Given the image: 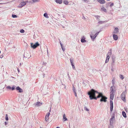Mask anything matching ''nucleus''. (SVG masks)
<instances>
[{
  "label": "nucleus",
  "instance_id": "1",
  "mask_svg": "<svg viewBox=\"0 0 128 128\" xmlns=\"http://www.w3.org/2000/svg\"><path fill=\"white\" fill-rule=\"evenodd\" d=\"M88 94L89 95V98L91 100L93 99L96 100L97 98L101 97V98L100 100V101L106 102V100H104L102 99V96H103L102 94V93L99 92L93 89H91L90 91L88 93Z\"/></svg>",
  "mask_w": 128,
  "mask_h": 128
},
{
  "label": "nucleus",
  "instance_id": "2",
  "mask_svg": "<svg viewBox=\"0 0 128 128\" xmlns=\"http://www.w3.org/2000/svg\"><path fill=\"white\" fill-rule=\"evenodd\" d=\"M126 90L123 92L121 95V98L125 102L126 101Z\"/></svg>",
  "mask_w": 128,
  "mask_h": 128
},
{
  "label": "nucleus",
  "instance_id": "3",
  "mask_svg": "<svg viewBox=\"0 0 128 128\" xmlns=\"http://www.w3.org/2000/svg\"><path fill=\"white\" fill-rule=\"evenodd\" d=\"M30 44L31 47L34 49L35 48L37 47L40 46V44L38 42L34 44L32 43H31Z\"/></svg>",
  "mask_w": 128,
  "mask_h": 128
},
{
  "label": "nucleus",
  "instance_id": "4",
  "mask_svg": "<svg viewBox=\"0 0 128 128\" xmlns=\"http://www.w3.org/2000/svg\"><path fill=\"white\" fill-rule=\"evenodd\" d=\"M115 87L114 86H112L110 88V94H114V92H115Z\"/></svg>",
  "mask_w": 128,
  "mask_h": 128
},
{
  "label": "nucleus",
  "instance_id": "5",
  "mask_svg": "<svg viewBox=\"0 0 128 128\" xmlns=\"http://www.w3.org/2000/svg\"><path fill=\"white\" fill-rule=\"evenodd\" d=\"M112 61L111 63V67L114 68V63L116 62V60L115 59V58L114 57V58L112 57Z\"/></svg>",
  "mask_w": 128,
  "mask_h": 128
},
{
  "label": "nucleus",
  "instance_id": "6",
  "mask_svg": "<svg viewBox=\"0 0 128 128\" xmlns=\"http://www.w3.org/2000/svg\"><path fill=\"white\" fill-rule=\"evenodd\" d=\"M26 4V2H22L20 4L19 6H18V7L20 8H21L23 6L25 5Z\"/></svg>",
  "mask_w": 128,
  "mask_h": 128
},
{
  "label": "nucleus",
  "instance_id": "7",
  "mask_svg": "<svg viewBox=\"0 0 128 128\" xmlns=\"http://www.w3.org/2000/svg\"><path fill=\"white\" fill-rule=\"evenodd\" d=\"M110 111L111 112H112V110L113 108V103L112 101V100H110Z\"/></svg>",
  "mask_w": 128,
  "mask_h": 128
},
{
  "label": "nucleus",
  "instance_id": "8",
  "mask_svg": "<svg viewBox=\"0 0 128 128\" xmlns=\"http://www.w3.org/2000/svg\"><path fill=\"white\" fill-rule=\"evenodd\" d=\"M50 114V112L48 113L46 116L45 119V120L46 122H48V120L49 119V116Z\"/></svg>",
  "mask_w": 128,
  "mask_h": 128
},
{
  "label": "nucleus",
  "instance_id": "9",
  "mask_svg": "<svg viewBox=\"0 0 128 128\" xmlns=\"http://www.w3.org/2000/svg\"><path fill=\"white\" fill-rule=\"evenodd\" d=\"M42 103H40V102H36V103L34 104V106H39L41 105H42Z\"/></svg>",
  "mask_w": 128,
  "mask_h": 128
},
{
  "label": "nucleus",
  "instance_id": "10",
  "mask_svg": "<svg viewBox=\"0 0 128 128\" xmlns=\"http://www.w3.org/2000/svg\"><path fill=\"white\" fill-rule=\"evenodd\" d=\"M30 54L29 53L28 54V53L26 52L24 53V57L26 58H30L29 56Z\"/></svg>",
  "mask_w": 128,
  "mask_h": 128
},
{
  "label": "nucleus",
  "instance_id": "11",
  "mask_svg": "<svg viewBox=\"0 0 128 128\" xmlns=\"http://www.w3.org/2000/svg\"><path fill=\"white\" fill-rule=\"evenodd\" d=\"M119 29L118 28H115L114 30L113 33L115 34H118V32Z\"/></svg>",
  "mask_w": 128,
  "mask_h": 128
},
{
  "label": "nucleus",
  "instance_id": "12",
  "mask_svg": "<svg viewBox=\"0 0 128 128\" xmlns=\"http://www.w3.org/2000/svg\"><path fill=\"white\" fill-rule=\"evenodd\" d=\"M90 37L93 41H94V39L96 37V36L94 35L93 34L91 33L90 35Z\"/></svg>",
  "mask_w": 128,
  "mask_h": 128
},
{
  "label": "nucleus",
  "instance_id": "13",
  "mask_svg": "<svg viewBox=\"0 0 128 128\" xmlns=\"http://www.w3.org/2000/svg\"><path fill=\"white\" fill-rule=\"evenodd\" d=\"M16 89L18 91V92H23V90L22 89L20 88L19 86L17 87Z\"/></svg>",
  "mask_w": 128,
  "mask_h": 128
},
{
  "label": "nucleus",
  "instance_id": "14",
  "mask_svg": "<svg viewBox=\"0 0 128 128\" xmlns=\"http://www.w3.org/2000/svg\"><path fill=\"white\" fill-rule=\"evenodd\" d=\"M97 0L101 4H104L105 3V1L104 0Z\"/></svg>",
  "mask_w": 128,
  "mask_h": 128
},
{
  "label": "nucleus",
  "instance_id": "15",
  "mask_svg": "<svg viewBox=\"0 0 128 128\" xmlns=\"http://www.w3.org/2000/svg\"><path fill=\"white\" fill-rule=\"evenodd\" d=\"M85 38L83 36L82 38H81V41L82 42L84 43L86 42V40H85Z\"/></svg>",
  "mask_w": 128,
  "mask_h": 128
},
{
  "label": "nucleus",
  "instance_id": "16",
  "mask_svg": "<svg viewBox=\"0 0 128 128\" xmlns=\"http://www.w3.org/2000/svg\"><path fill=\"white\" fill-rule=\"evenodd\" d=\"M113 37L114 40H117L118 39V36L116 34H114L113 35Z\"/></svg>",
  "mask_w": 128,
  "mask_h": 128
},
{
  "label": "nucleus",
  "instance_id": "17",
  "mask_svg": "<svg viewBox=\"0 0 128 128\" xmlns=\"http://www.w3.org/2000/svg\"><path fill=\"white\" fill-rule=\"evenodd\" d=\"M114 120V116H112V118L110 119V123H112L113 122V121Z\"/></svg>",
  "mask_w": 128,
  "mask_h": 128
},
{
  "label": "nucleus",
  "instance_id": "18",
  "mask_svg": "<svg viewBox=\"0 0 128 128\" xmlns=\"http://www.w3.org/2000/svg\"><path fill=\"white\" fill-rule=\"evenodd\" d=\"M114 94H110V98L112 100H113L114 99Z\"/></svg>",
  "mask_w": 128,
  "mask_h": 128
},
{
  "label": "nucleus",
  "instance_id": "19",
  "mask_svg": "<svg viewBox=\"0 0 128 128\" xmlns=\"http://www.w3.org/2000/svg\"><path fill=\"white\" fill-rule=\"evenodd\" d=\"M112 54V49H110V50L109 52H108L107 56H110V55Z\"/></svg>",
  "mask_w": 128,
  "mask_h": 128
},
{
  "label": "nucleus",
  "instance_id": "20",
  "mask_svg": "<svg viewBox=\"0 0 128 128\" xmlns=\"http://www.w3.org/2000/svg\"><path fill=\"white\" fill-rule=\"evenodd\" d=\"M60 40V44L61 45V48H62V49L63 52L65 50V49L64 48H63V46H62V44L61 43V42L60 41V40Z\"/></svg>",
  "mask_w": 128,
  "mask_h": 128
},
{
  "label": "nucleus",
  "instance_id": "21",
  "mask_svg": "<svg viewBox=\"0 0 128 128\" xmlns=\"http://www.w3.org/2000/svg\"><path fill=\"white\" fill-rule=\"evenodd\" d=\"M122 114L124 117V118H126V113L122 111Z\"/></svg>",
  "mask_w": 128,
  "mask_h": 128
},
{
  "label": "nucleus",
  "instance_id": "22",
  "mask_svg": "<svg viewBox=\"0 0 128 128\" xmlns=\"http://www.w3.org/2000/svg\"><path fill=\"white\" fill-rule=\"evenodd\" d=\"M63 119L64 121H65L68 120L66 118V115L65 114H63Z\"/></svg>",
  "mask_w": 128,
  "mask_h": 128
},
{
  "label": "nucleus",
  "instance_id": "23",
  "mask_svg": "<svg viewBox=\"0 0 128 128\" xmlns=\"http://www.w3.org/2000/svg\"><path fill=\"white\" fill-rule=\"evenodd\" d=\"M105 22V21H100L99 20L98 24V25L104 23Z\"/></svg>",
  "mask_w": 128,
  "mask_h": 128
},
{
  "label": "nucleus",
  "instance_id": "24",
  "mask_svg": "<svg viewBox=\"0 0 128 128\" xmlns=\"http://www.w3.org/2000/svg\"><path fill=\"white\" fill-rule=\"evenodd\" d=\"M55 1L57 3L61 4L62 2V0H55Z\"/></svg>",
  "mask_w": 128,
  "mask_h": 128
},
{
  "label": "nucleus",
  "instance_id": "25",
  "mask_svg": "<svg viewBox=\"0 0 128 128\" xmlns=\"http://www.w3.org/2000/svg\"><path fill=\"white\" fill-rule=\"evenodd\" d=\"M110 58V57L108 56H107L106 58V60L105 61V63H106L108 62L109 61V59Z\"/></svg>",
  "mask_w": 128,
  "mask_h": 128
},
{
  "label": "nucleus",
  "instance_id": "26",
  "mask_svg": "<svg viewBox=\"0 0 128 128\" xmlns=\"http://www.w3.org/2000/svg\"><path fill=\"white\" fill-rule=\"evenodd\" d=\"M94 17H95L98 21L100 20L99 18H100V16H95Z\"/></svg>",
  "mask_w": 128,
  "mask_h": 128
},
{
  "label": "nucleus",
  "instance_id": "27",
  "mask_svg": "<svg viewBox=\"0 0 128 128\" xmlns=\"http://www.w3.org/2000/svg\"><path fill=\"white\" fill-rule=\"evenodd\" d=\"M44 16L46 18H49V17L48 16V14L46 12L44 14Z\"/></svg>",
  "mask_w": 128,
  "mask_h": 128
},
{
  "label": "nucleus",
  "instance_id": "28",
  "mask_svg": "<svg viewBox=\"0 0 128 128\" xmlns=\"http://www.w3.org/2000/svg\"><path fill=\"white\" fill-rule=\"evenodd\" d=\"M71 64L72 66V68L74 70H75V68L73 63H71Z\"/></svg>",
  "mask_w": 128,
  "mask_h": 128
},
{
  "label": "nucleus",
  "instance_id": "29",
  "mask_svg": "<svg viewBox=\"0 0 128 128\" xmlns=\"http://www.w3.org/2000/svg\"><path fill=\"white\" fill-rule=\"evenodd\" d=\"M102 100H106V99H107V98H106L105 96H102Z\"/></svg>",
  "mask_w": 128,
  "mask_h": 128
},
{
  "label": "nucleus",
  "instance_id": "30",
  "mask_svg": "<svg viewBox=\"0 0 128 128\" xmlns=\"http://www.w3.org/2000/svg\"><path fill=\"white\" fill-rule=\"evenodd\" d=\"M64 3L66 5H67L68 4V2L66 0H64Z\"/></svg>",
  "mask_w": 128,
  "mask_h": 128
},
{
  "label": "nucleus",
  "instance_id": "31",
  "mask_svg": "<svg viewBox=\"0 0 128 128\" xmlns=\"http://www.w3.org/2000/svg\"><path fill=\"white\" fill-rule=\"evenodd\" d=\"M120 78L122 80L124 78V77L122 75H120Z\"/></svg>",
  "mask_w": 128,
  "mask_h": 128
},
{
  "label": "nucleus",
  "instance_id": "32",
  "mask_svg": "<svg viewBox=\"0 0 128 128\" xmlns=\"http://www.w3.org/2000/svg\"><path fill=\"white\" fill-rule=\"evenodd\" d=\"M6 116L5 117L6 120H8V115L7 114H6Z\"/></svg>",
  "mask_w": 128,
  "mask_h": 128
},
{
  "label": "nucleus",
  "instance_id": "33",
  "mask_svg": "<svg viewBox=\"0 0 128 128\" xmlns=\"http://www.w3.org/2000/svg\"><path fill=\"white\" fill-rule=\"evenodd\" d=\"M70 62L71 63H73L74 60L73 58H71L70 59Z\"/></svg>",
  "mask_w": 128,
  "mask_h": 128
},
{
  "label": "nucleus",
  "instance_id": "34",
  "mask_svg": "<svg viewBox=\"0 0 128 128\" xmlns=\"http://www.w3.org/2000/svg\"><path fill=\"white\" fill-rule=\"evenodd\" d=\"M16 86H13L11 88V89L12 90H14L15 89Z\"/></svg>",
  "mask_w": 128,
  "mask_h": 128
},
{
  "label": "nucleus",
  "instance_id": "35",
  "mask_svg": "<svg viewBox=\"0 0 128 128\" xmlns=\"http://www.w3.org/2000/svg\"><path fill=\"white\" fill-rule=\"evenodd\" d=\"M20 32L22 33H24V30L23 29H21L20 30Z\"/></svg>",
  "mask_w": 128,
  "mask_h": 128
},
{
  "label": "nucleus",
  "instance_id": "36",
  "mask_svg": "<svg viewBox=\"0 0 128 128\" xmlns=\"http://www.w3.org/2000/svg\"><path fill=\"white\" fill-rule=\"evenodd\" d=\"M84 110L86 111H89L88 109L86 106L84 107Z\"/></svg>",
  "mask_w": 128,
  "mask_h": 128
},
{
  "label": "nucleus",
  "instance_id": "37",
  "mask_svg": "<svg viewBox=\"0 0 128 128\" xmlns=\"http://www.w3.org/2000/svg\"><path fill=\"white\" fill-rule=\"evenodd\" d=\"M73 90L74 92H76V90L75 88L73 86Z\"/></svg>",
  "mask_w": 128,
  "mask_h": 128
},
{
  "label": "nucleus",
  "instance_id": "38",
  "mask_svg": "<svg viewBox=\"0 0 128 128\" xmlns=\"http://www.w3.org/2000/svg\"><path fill=\"white\" fill-rule=\"evenodd\" d=\"M12 16L13 18H16L17 17V16L16 15L13 14H12Z\"/></svg>",
  "mask_w": 128,
  "mask_h": 128
},
{
  "label": "nucleus",
  "instance_id": "39",
  "mask_svg": "<svg viewBox=\"0 0 128 128\" xmlns=\"http://www.w3.org/2000/svg\"><path fill=\"white\" fill-rule=\"evenodd\" d=\"M6 88L7 89H11V88L10 86H8L6 87Z\"/></svg>",
  "mask_w": 128,
  "mask_h": 128
},
{
  "label": "nucleus",
  "instance_id": "40",
  "mask_svg": "<svg viewBox=\"0 0 128 128\" xmlns=\"http://www.w3.org/2000/svg\"><path fill=\"white\" fill-rule=\"evenodd\" d=\"M39 0H32V1L33 2H37Z\"/></svg>",
  "mask_w": 128,
  "mask_h": 128
},
{
  "label": "nucleus",
  "instance_id": "41",
  "mask_svg": "<svg viewBox=\"0 0 128 128\" xmlns=\"http://www.w3.org/2000/svg\"><path fill=\"white\" fill-rule=\"evenodd\" d=\"M98 32L96 33L94 35L95 36H96V37L98 34L99 32Z\"/></svg>",
  "mask_w": 128,
  "mask_h": 128
},
{
  "label": "nucleus",
  "instance_id": "42",
  "mask_svg": "<svg viewBox=\"0 0 128 128\" xmlns=\"http://www.w3.org/2000/svg\"><path fill=\"white\" fill-rule=\"evenodd\" d=\"M27 2H28L29 3H33L34 2H33L32 1H27Z\"/></svg>",
  "mask_w": 128,
  "mask_h": 128
},
{
  "label": "nucleus",
  "instance_id": "43",
  "mask_svg": "<svg viewBox=\"0 0 128 128\" xmlns=\"http://www.w3.org/2000/svg\"><path fill=\"white\" fill-rule=\"evenodd\" d=\"M112 84H113V86H114V79H113L112 80Z\"/></svg>",
  "mask_w": 128,
  "mask_h": 128
},
{
  "label": "nucleus",
  "instance_id": "44",
  "mask_svg": "<svg viewBox=\"0 0 128 128\" xmlns=\"http://www.w3.org/2000/svg\"><path fill=\"white\" fill-rule=\"evenodd\" d=\"M103 10L105 12H106V10L105 8H103Z\"/></svg>",
  "mask_w": 128,
  "mask_h": 128
},
{
  "label": "nucleus",
  "instance_id": "45",
  "mask_svg": "<svg viewBox=\"0 0 128 128\" xmlns=\"http://www.w3.org/2000/svg\"><path fill=\"white\" fill-rule=\"evenodd\" d=\"M74 92V94L75 95V96H77V94H76V92Z\"/></svg>",
  "mask_w": 128,
  "mask_h": 128
},
{
  "label": "nucleus",
  "instance_id": "46",
  "mask_svg": "<svg viewBox=\"0 0 128 128\" xmlns=\"http://www.w3.org/2000/svg\"><path fill=\"white\" fill-rule=\"evenodd\" d=\"M114 4V3H112V4H110V7H112V6H113Z\"/></svg>",
  "mask_w": 128,
  "mask_h": 128
},
{
  "label": "nucleus",
  "instance_id": "47",
  "mask_svg": "<svg viewBox=\"0 0 128 128\" xmlns=\"http://www.w3.org/2000/svg\"><path fill=\"white\" fill-rule=\"evenodd\" d=\"M3 55H1V56H0V58H2L3 57Z\"/></svg>",
  "mask_w": 128,
  "mask_h": 128
},
{
  "label": "nucleus",
  "instance_id": "48",
  "mask_svg": "<svg viewBox=\"0 0 128 128\" xmlns=\"http://www.w3.org/2000/svg\"><path fill=\"white\" fill-rule=\"evenodd\" d=\"M82 18L84 20L86 19L85 18L84 16H82Z\"/></svg>",
  "mask_w": 128,
  "mask_h": 128
},
{
  "label": "nucleus",
  "instance_id": "49",
  "mask_svg": "<svg viewBox=\"0 0 128 128\" xmlns=\"http://www.w3.org/2000/svg\"><path fill=\"white\" fill-rule=\"evenodd\" d=\"M7 124V123L6 122H5V125H6Z\"/></svg>",
  "mask_w": 128,
  "mask_h": 128
},
{
  "label": "nucleus",
  "instance_id": "50",
  "mask_svg": "<svg viewBox=\"0 0 128 128\" xmlns=\"http://www.w3.org/2000/svg\"><path fill=\"white\" fill-rule=\"evenodd\" d=\"M51 108H50V110H49V112H51Z\"/></svg>",
  "mask_w": 128,
  "mask_h": 128
},
{
  "label": "nucleus",
  "instance_id": "51",
  "mask_svg": "<svg viewBox=\"0 0 128 128\" xmlns=\"http://www.w3.org/2000/svg\"><path fill=\"white\" fill-rule=\"evenodd\" d=\"M17 70H18V72H20V71H19V69L18 68V69Z\"/></svg>",
  "mask_w": 128,
  "mask_h": 128
},
{
  "label": "nucleus",
  "instance_id": "52",
  "mask_svg": "<svg viewBox=\"0 0 128 128\" xmlns=\"http://www.w3.org/2000/svg\"><path fill=\"white\" fill-rule=\"evenodd\" d=\"M62 26V28H65V27H64V26Z\"/></svg>",
  "mask_w": 128,
  "mask_h": 128
},
{
  "label": "nucleus",
  "instance_id": "53",
  "mask_svg": "<svg viewBox=\"0 0 128 128\" xmlns=\"http://www.w3.org/2000/svg\"><path fill=\"white\" fill-rule=\"evenodd\" d=\"M68 77L69 79L70 80V77L69 76H68Z\"/></svg>",
  "mask_w": 128,
  "mask_h": 128
},
{
  "label": "nucleus",
  "instance_id": "54",
  "mask_svg": "<svg viewBox=\"0 0 128 128\" xmlns=\"http://www.w3.org/2000/svg\"><path fill=\"white\" fill-rule=\"evenodd\" d=\"M112 68V69H111V70H112H112H113V69H112V68Z\"/></svg>",
  "mask_w": 128,
  "mask_h": 128
},
{
  "label": "nucleus",
  "instance_id": "55",
  "mask_svg": "<svg viewBox=\"0 0 128 128\" xmlns=\"http://www.w3.org/2000/svg\"><path fill=\"white\" fill-rule=\"evenodd\" d=\"M56 128H60V127H57Z\"/></svg>",
  "mask_w": 128,
  "mask_h": 128
},
{
  "label": "nucleus",
  "instance_id": "56",
  "mask_svg": "<svg viewBox=\"0 0 128 128\" xmlns=\"http://www.w3.org/2000/svg\"><path fill=\"white\" fill-rule=\"evenodd\" d=\"M68 76H69L68 72Z\"/></svg>",
  "mask_w": 128,
  "mask_h": 128
},
{
  "label": "nucleus",
  "instance_id": "57",
  "mask_svg": "<svg viewBox=\"0 0 128 128\" xmlns=\"http://www.w3.org/2000/svg\"><path fill=\"white\" fill-rule=\"evenodd\" d=\"M47 51L48 53V50H47Z\"/></svg>",
  "mask_w": 128,
  "mask_h": 128
},
{
  "label": "nucleus",
  "instance_id": "58",
  "mask_svg": "<svg viewBox=\"0 0 128 128\" xmlns=\"http://www.w3.org/2000/svg\"><path fill=\"white\" fill-rule=\"evenodd\" d=\"M21 63H20V66L21 65Z\"/></svg>",
  "mask_w": 128,
  "mask_h": 128
},
{
  "label": "nucleus",
  "instance_id": "59",
  "mask_svg": "<svg viewBox=\"0 0 128 128\" xmlns=\"http://www.w3.org/2000/svg\"><path fill=\"white\" fill-rule=\"evenodd\" d=\"M107 1H109L110 0H106Z\"/></svg>",
  "mask_w": 128,
  "mask_h": 128
},
{
  "label": "nucleus",
  "instance_id": "60",
  "mask_svg": "<svg viewBox=\"0 0 128 128\" xmlns=\"http://www.w3.org/2000/svg\"><path fill=\"white\" fill-rule=\"evenodd\" d=\"M94 1H95L96 0H93Z\"/></svg>",
  "mask_w": 128,
  "mask_h": 128
}]
</instances>
